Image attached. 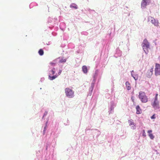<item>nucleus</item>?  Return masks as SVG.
Here are the masks:
<instances>
[{
	"label": "nucleus",
	"instance_id": "obj_1",
	"mask_svg": "<svg viewBox=\"0 0 160 160\" xmlns=\"http://www.w3.org/2000/svg\"><path fill=\"white\" fill-rule=\"evenodd\" d=\"M139 98L142 103H146L148 101V98L145 93L143 92L140 91L139 92Z\"/></svg>",
	"mask_w": 160,
	"mask_h": 160
},
{
	"label": "nucleus",
	"instance_id": "obj_2",
	"mask_svg": "<svg viewBox=\"0 0 160 160\" xmlns=\"http://www.w3.org/2000/svg\"><path fill=\"white\" fill-rule=\"evenodd\" d=\"M142 46L145 53L147 54L148 52V49L149 48V44L147 39H145L144 40L142 44Z\"/></svg>",
	"mask_w": 160,
	"mask_h": 160
},
{
	"label": "nucleus",
	"instance_id": "obj_3",
	"mask_svg": "<svg viewBox=\"0 0 160 160\" xmlns=\"http://www.w3.org/2000/svg\"><path fill=\"white\" fill-rule=\"evenodd\" d=\"M65 92L66 96L68 98H72L74 97V92L71 89L66 88L65 89Z\"/></svg>",
	"mask_w": 160,
	"mask_h": 160
},
{
	"label": "nucleus",
	"instance_id": "obj_4",
	"mask_svg": "<svg viewBox=\"0 0 160 160\" xmlns=\"http://www.w3.org/2000/svg\"><path fill=\"white\" fill-rule=\"evenodd\" d=\"M151 104L152 107L155 109L159 108V105L158 99L154 98L152 100Z\"/></svg>",
	"mask_w": 160,
	"mask_h": 160
},
{
	"label": "nucleus",
	"instance_id": "obj_5",
	"mask_svg": "<svg viewBox=\"0 0 160 160\" xmlns=\"http://www.w3.org/2000/svg\"><path fill=\"white\" fill-rule=\"evenodd\" d=\"M148 21L153 24L156 27L159 26V22L158 20L155 19L153 17H149L148 18Z\"/></svg>",
	"mask_w": 160,
	"mask_h": 160
},
{
	"label": "nucleus",
	"instance_id": "obj_6",
	"mask_svg": "<svg viewBox=\"0 0 160 160\" xmlns=\"http://www.w3.org/2000/svg\"><path fill=\"white\" fill-rule=\"evenodd\" d=\"M155 75L156 76L160 75V65L156 63L155 68Z\"/></svg>",
	"mask_w": 160,
	"mask_h": 160
},
{
	"label": "nucleus",
	"instance_id": "obj_7",
	"mask_svg": "<svg viewBox=\"0 0 160 160\" xmlns=\"http://www.w3.org/2000/svg\"><path fill=\"white\" fill-rule=\"evenodd\" d=\"M153 68H151L149 70H148L146 74V76L147 77L150 78L152 75Z\"/></svg>",
	"mask_w": 160,
	"mask_h": 160
},
{
	"label": "nucleus",
	"instance_id": "obj_8",
	"mask_svg": "<svg viewBox=\"0 0 160 160\" xmlns=\"http://www.w3.org/2000/svg\"><path fill=\"white\" fill-rule=\"evenodd\" d=\"M136 113L137 114H139L142 113V110L139 105L136 106Z\"/></svg>",
	"mask_w": 160,
	"mask_h": 160
},
{
	"label": "nucleus",
	"instance_id": "obj_9",
	"mask_svg": "<svg viewBox=\"0 0 160 160\" xmlns=\"http://www.w3.org/2000/svg\"><path fill=\"white\" fill-rule=\"evenodd\" d=\"M152 132V131L151 130H148V132L149 133L148 135H149V137L151 139H153L154 138V136L153 135V134L152 133H151Z\"/></svg>",
	"mask_w": 160,
	"mask_h": 160
},
{
	"label": "nucleus",
	"instance_id": "obj_10",
	"mask_svg": "<svg viewBox=\"0 0 160 160\" xmlns=\"http://www.w3.org/2000/svg\"><path fill=\"white\" fill-rule=\"evenodd\" d=\"M58 76V75H57V74H56L52 76H51L50 75H49L48 79L50 80H52L56 78Z\"/></svg>",
	"mask_w": 160,
	"mask_h": 160
},
{
	"label": "nucleus",
	"instance_id": "obj_11",
	"mask_svg": "<svg viewBox=\"0 0 160 160\" xmlns=\"http://www.w3.org/2000/svg\"><path fill=\"white\" fill-rule=\"evenodd\" d=\"M147 0H142V3L141 6L142 7L145 8L147 5Z\"/></svg>",
	"mask_w": 160,
	"mask_h": 160
},
{
	"label": "nucleus",
	"instance_id": "obj_12",
	"mask_svg": "<svg viewBox=\"0 0 160 160\" xmlns=\"http://www.w3.org/2000/svg\"><path fill=\"white\" fill-rule=\"evenodd\" d=\"M126 85L127 89L128 90H130L131 88L130 83L128 82H126Z\"/></svg>",
	"mask_w": 160,
	"mask_h": 160
},
{
	"label": "nucleus",
	"instance_id": "obj_13",
	"mask_svg": "<svg viewBox=\"0 0 160 160\" xmlns=\"http://www.w3.org/2000/svg\"><path fill=\"white\" fill-rule=\"evenodd\" d=\"M82 71L84 73H86L87 72L88 69L87 67L86 66H83L82 67Z\"/></svg>",
	"mask_w": 160,
	"mask_h": 160
},
{
	"label": "nucleus",
	"instance_id": "obj_14",
	"mask_svg": "<svg viewBox=\"0 0 160 160\" xmlns=\"http://www.w3.org/2000/svg\"><path fill=\"white\" fill-rule=\"evenodd\" d=\"M38 53L40 56H42L44 54L43 50L42 49H40L39 50Z\"/></svg>",
	"mask_w": 160,
	"mask_h": 160
},
{
	"label": "nucleus",
	"instance_id": "obj_15",
	"mask_svg": "<svg viewBox=\"0 0 160 160\" xmlns=\"http://www.w3.org/2000/svg\"><path fill=\"white\" fill-rule=\"evenodd\" d=\"M55 68H53L51 71L50 73H49V75H54L55 73Z\"/></svg>",
	"mask_w": 160,
	"mask_h": 160
},
{
	"label": "nucleus",
	"instance_id": "obj_16",
	"mask_svg": "<svg viewBox=\"0 0 160 160\" xmlns=\"http://www.w3.org/2000/svg\"><path fill=\"white\" fill-rule=\"evenodd\" d=\"M130 126L132 127V129H134L135 128V125H134V123L132 122H131L130 124Z\"/></svg>",
	"mask_w": 160,
	"mask_h": 160
},
{
	"label": "nucleus",
	"instance_id": "obj_17",
	"mask_svg": "<svg viewBox=\"0 0 160 160\" xmlns=\"http://www.w3.org/2000/svg\"><path fill=\"white\" fill-rule=\"evenodd\" d=\"M70 7L71 8H73L75 9H77L78 8L77 6L75 4L71 5H70Z\"/></svg>",
	"mask_w": 160,
	"mask_h": 160
},
{
	"label": "nucleus",
	"instance_id": "obj_18",
	"mask_svg": "<svg viewBox=\"0 0 160 160\" xmlns=\"http://www.w3.org/2000/svg\"><path fill=\"white\" fill-rule=\"evenodd\" d=\"M56 62L55 60H54L52 62H50V64H51L52 66H54L56 64Z\"/></svg>",
	"mask_w": 160,
	"mask_h": 160
},
{
	"label": "nucleus",
	"instance_id": "obj_19",
	"mask_svg": "<svg viewBox=\"0 0 160 160\" xmlns=\"http://www.w3.org/2000/svg\"><path fill=\"white\" fill-rule=\"evenodd\" d=\"M156 114H154L152 117H151V119H155L156 117Z\"/></svg>",
	"mask_w": 160,
	"mask_h": 160
},
{
	"label": "nucleus",
	"instance_id": "obj_20",
	"mask_svg": "<svg viewBox=\"0 0 160 160\" xmlns=\"http://www.w3.org/2000/svg\"><path fill=\"white\" fill-rule=\"evenodd\" d=\"M66 62V60L65 59H62L60 61V62Z\"/></svg>",
	"mask_w": 160,
	"mask_h": 160
},
{
	"label": "nucleus",
	"instance_id": "obj_21",
	"mask_svg": "<svg viewBox=\"0 0 160 160\" xmlns=\"http://www.w3.org/2000/svg\"><path fill=\"white\" fill-rule=\"evenodd\" d=\"M142 135H143V136L145 137L146 136V133L145 132V131L143 130V133H142Z\"/></svg>",
	"mask_w": 160,
	"mask_h": 160
},
{
	"label": "nucleus",
	"instance_id": "obj_22",
	"mask_svg": "<svg viewBox=\"0 0 160 160\" xmlns=\"http://www.w3.org/2000/svg\"><path fill=\"white\" fill-rule=\"evenodd\" d=\"M62 72V70H60L59 71V72H58V76L59 75H60L61 74V73Z\"/></svg>",
	"mask_w": 160,
	"mask_h": 160
},
{
	"label": "nucleus",
	"instance_id": "obj_23",
	"mask_svg": "<svg viewBox=\"0 0 160 160\" xmlns=\"http://www.w3.org/2000/svg\"><path fill=\"white\" fill-rule=\"evenodd\" d=\"M158 93L156 94L155 96V98H154V99H158Z\"/></svg>",
	"mask_w": 160,
	"mask_h": 160
},
{
	"label": "nucleus",
	"instance_id": "obj_24",
	"mask_svg": "<svg viewBox=\"0 0 160 160\" xmlns=\"http://www.w3.org/2000/svg\"><path fill=\"white\" fill-rule=\"evenodd\" d=\"M47 114V112H46L44 113V116H45V115H46Z\"/></svg>",
	"mask_w": 160,
	"mask_h": 160
},
{
	"label": "nucleus",
	"instance_id": "obj_25",
	"mask_svg": "<svg viewBox=\"0 0 160 160\" xmlns=\"http://www.w3.org/2000/svg\"><path fill=\"white\" fill-rule=\"evenodd\" d=\"M132 101L133 102H134V99L132 98Z\"/></svg>",
	"mask_w": 160,
	"mask_h": 160
}]
</instances>
